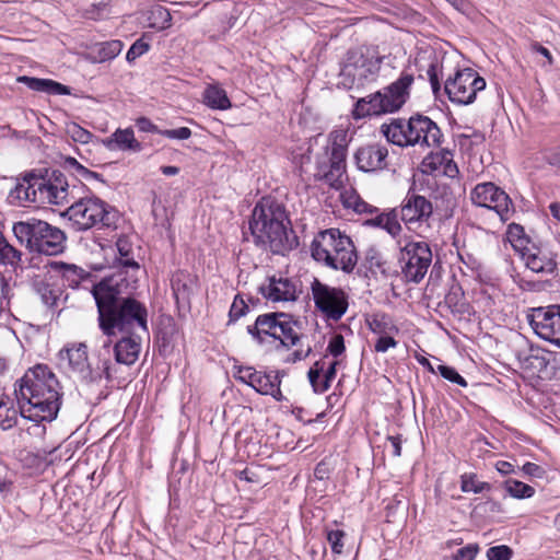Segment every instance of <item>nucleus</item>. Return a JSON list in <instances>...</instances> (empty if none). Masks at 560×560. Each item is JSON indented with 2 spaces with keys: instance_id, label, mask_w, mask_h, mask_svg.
Listing matches in <instances>:
<instances>
[{
  "instance_id": "6ab92c4d",
  "label": "nucleus",
  "mask_w": 560,
  "mask_h": 560,
  "mask_svg": "<svg viewBox=\"0 0 560 560\" xmlns=\"http://www.w3.org/2000/svg\"><path fill=\"white\" fill-rule=\"evenodd\" d=\"M433 213V207L431 201L425 197L418 194L408 191L406 198L402 201L400 215L401 220L408 224L428 222Z\"/></svg>"
},
{
  "instance_id": "4d7b16f0",
  "label": "nucleus",
  "mask_w": 560,
  "mask_h": 560,
  "mask_svg": "<svg viewBox=\"0 0 560 560\" xmlns=\"http://www.w3.org/2000/svg\"><path fill=\"white\" fill-rule=\"evenodd\" d=\"M118 219V212L114 209H107L103 202V212L97 218V223H102L104 226H113L116 224Z\"/></svg>"
},
{
  "instance_id": "7ed1b4c3",
  "label": "nucleus",
  "mask_w": 560,
  "mask_h": 560,
  "mask_svg": "<svg viewBox=\"0 0 560 560\" xmlns=\"http://www.w3.org/2000/svg\"><path fill=\"white\" fill-rule=\"evenodd\" d=\"M249 230L255 245L275 255H285L299 246L284 205L273 197H264L256 203Z\"/></svg>"
},
{
  "instance_id": "423d86ee",
  "label": "nucleus",
  "mask_w": 560,
  "mask_h": 560,
  "mask_svg": "<svg viewBox=\"0 0 560 560\" xmlns=\"http://www.w3.org/2000/svg\"><path fill=\"white\" fill-rule=\"evenodd\" d=\"M311 252L316 261L346 273L352 272L358 261L352 240L338 229L319 232L312 242Z\"/></svg>"
},
{
  "instance_id": "f03ea898",
  "label": "nucleus",
  "mask_w": 560,
  "mask_h": 560,
  "mask_svg": "<svg viewBox=\"0 0 560 560\" xmlns=\"http://www.w3.org/2000/svg\"><path fill=\"white\" fill-rule=\"evenodd\" d=\"M59 389V382L47 365L28 369L14 388L21 417L34 422L54 420L60 408Z\"/></svg>"
},
{
  "instance_id": "2f4dec72",
  "label": "nucleus",
  "mask_w": 560,
  "mask_h": 560,
  "mask_svg": "<svg viewBox=\"0 0 560 560\" xmlns=\"http://www.w3.org/2000/svg\"><path fill=\"white\" fill-rule=\"evenodd\" d=\"M203 102L208 107L219 110H225L232 106L225 90L218 85H209L206 88Z\"/></svg>"
},
{
  "instance_id": "13d9d810",
  "label": "nucleus",
  "mask_w": 560,
  "mask_h": 560,
  "mask_svg": "<svg viewBox=\"0 0 560 560\" xmlns=\"http://www.w3.org/2000/svg\"><path fill=\"white\" fill-rule=\"evenodd\" d=\"M257 370H255L252 366H240L237 370V373L235 375L236 380L240 382L248 385L252 387V384L254 383V375L256 374Z\"/></svg>"
},
{
  "instance_id": "5701e85b",
  "label": "nucleus",
  "mask_w": 560,
  "mask_h": 560,
  "mask_svg": "<svg viewBox=\"0 0 560 560\" xmlns=\"http://www.w3.org/2000/svg\"><path fill=\"white\" fill-rule=\"evenodd\" d=\"M281 318H288V314L275 312L259 315L254 325L247 326V332L261 345L266 337L273 335V325H277V320H281Z\"/></svg>"
},
{
  "instance_id": "052dcab7",
  "label": "nucleus",
  "mask_w": 560,
  "mask_h": 560,
  "mask_svg": "<svg viewBox=\"0 0 560 560\" xmlns=\"http://www.w3.org/2000/svg\"><path fill=\"white\" fill-rule=\"evenodd\" d=\"M75 172L81 179L89 180L91 178H98L100 175L95 172H92L80 164L74 158H72V173Z\"/></svg>"
},
{
  "instance_id": "69168bd1",
  "label": "nucleus",
  "mask_w": 560,
  "mask_h": 560,
  "mask_svg": "<svg viewBox=\"0 0 560 560\" xmlns=\"http://www.w3.org/2000/svg\"><path fill=\"white\" fill-rule=\"evenodd\" d=\"M522 471L530 477L542 478L545 470L535 463L527 462L522 466Z\"/></svg>"
},
{
  "instance_id": "0e129e2a",
  "label": "nucleus",
  "mask_w": 560,
  "mask_h": 560,
  "mask_svg": "<svg viewBox=\"0 0 560 560\" xmlns=\"http://www.w3.org/2000/svg\"><path fill=\"white\" fill-rule=\"evenodd\" d=\"M447 153V159L445 158V161L443 163V174L446 175L450 178H454L458 174V167L452 160V153L450 151H445Z\"/></svg>"
},
{
  "instance_id": "bb28decb",
  "label": "nucleus",
  "mask_w": 560,
  "mask_h": 560,
  "mask_svg": "<svg viewBox=\"0 0 560 560\" xmlns=\"http://www.w3.org/2000/svg\"><path fill=\"white\" fill-rule=\"evenodd\" d=\"M103 144L109 151L120 150L139 152L142 150V145L136 140L131 128L117 129L112 136L103 140Z\"/></svg>"
},
{
  "instance_id": "b1692460",
  "label": "nucleus",
  "mask_w": 560,
  "mask_h": 560,
  "mask_svg": "<svg viewBox=\"0 0 560 560\" xmlns=\"http://www.w3.org/2000/svg\"><path fill=\"white\" fill-rule=\"evenodd\" d=\"M253 375L254 383L252 384V388H254L258 394L269 395L277 401L283 400L280 389L281 378L279 371H277L275 375L262 371H257V373Z\"/></svg>"
},
{
  "instance_id": "bf43d9fd",
  "label": "nucleus",
  "mask_w": 560,
  "mask_h": 560,
  "mask_svg": "<svg viewBox=\"0 0 560 560\" xmlns=\"http://www.w3.org/2000/svg\"><path fill=\"white\" fill-rule=\"evenodd\" d=\"M396 346L397 341L393 337L384 334L380 335L375 341L374 349L376 352H386L389 348H394Z\"/></svg>"
},
{
  "instance_id": "79ce46f5",
  "label": "nucleus",
  "mask_w": 560,
  "mask_h": 560,
  "mask_svg": "<svg viewBox=\"0 0 560 560\" xmlns=\"http://www.w3.org/2000/svg\"><path fill=\"white\" fill-rule=\"evenodd\" d=\"M249 311L248 305L245 303L241 294H236L229 312V324L236 322L245 316Z\"/></svg>"
},
{
  "instance_id": "37998d69",
  "label": "nucleus",
  "mask_w": 560,
  "mask_h": 560,
  "mask_svg": "<svg viewBox=\"0 0 560 560\" xmlns=\"http://www.w3.org/2000/svg\"><path fill=\"white\" fill-rule=\"evenodd\" d=\"M436 373H439L443 378L454 384H457L462 387L467 386V381L453 366L438 364Z\"/></svg>"
},
{
  "instance_id": "a19ab883",
  "label": "nucleus",
  "mask_w": 560,
  "mask_h": 560,
  "mask_svg": "<svg viewBox=\"0 0 560 560\" xmlns=\"http://www.w3.org/2000/svg\"><path fill=\"white\" fill-rule=\"evenodd\" d=\"M445 158L447 159V153H445V151L428 154L421 163L422 173H424V174L435 173L436 171H439L442 167V165L445 161Z\"/></svg>"
},
{
  "instance_id": "ddd939ff",
  "label": "nucleus",
  "mask_w": 560,
  "mask_h": 560,
  "mask_svg": "<svg viewBox=\"0 0 560 560\" xmlns=\"http://www.w3.org/2000/svg\"><path fill=\"white\" fill-rule=\"evenodd\" d=\"M470 199L478 207L495 211L503 222L508 221L514 212L509 195L490 182L478 184L471 190Z\"/></svg>"
},
{
  "instance_id": "6e6d98bb",
  "label": "nucleus",
  "mask_w": 560,
  "mask_h": 560,
  "mask_svg": "<svg viewBox=\"0 0 560 560\" xmlns=\"http://www.w3.org/2000/svg\"><path fill=\"white\" fill-rule=\"evenodd\" d=\"M479 551V547L477 544H469L463 548H459L455 556V560H474Z\"/></svg>"
},
{
  "instance_id": "c756f323",
  "label": "nucleus",
  "mask_w": 560,
  "mask_h": 560,
  "mask_svg": "<svg viewBox=\"0 0 560 560\" xmlns=\"http://www.w3.org/2000/svg\"><path fill=\"white\" fill-rule=\"evenodd\" d=\"M352 115L355 119L384 115L381 93L375 92L365 97L359 98L354 104Z\"/></svg>"
},
{
  "instance_id": "e2e57ef3",
  "label": "nucleus",
  "mask_w": 560,
  "mask_h": 560,
  "mask_svg": "<svg viewBox=\"0 0 560 560\" xmlns=\"http://www.w3.org/2000/svg\"><path fill=\"white\" fill-rule=\"evenodd\" d=\"M92 133L83 129L79 125L72 122V141L80 143H88Z\"/></svg>"
},
{
  "instance_id": "4468645a",
  "label": "nucleus",
  "mask_w": 560,
  "mask_h": 560,
  "mask_svg": "<svg viewBox=\"0 0 560 560\" xmlns=\"http://www.w3.org/2000/svg\"><path fill=\"white\" fill-rule=\"evenodd\" d=\"M267 281L259 292L271 302H295L302 293L300 280L272 276Z\"/></svg>"
},
{
  "instance_id": "aec40b11",
  "label": "nucleus",
  "mask_w": 560,
  "mask_h": 560,
  "mask_svg": "<svg viewBox=\"0 0 560 560\" xmlns=\"http://www.w3.org/2000/svg\"><path fill=\"white\" fill-rule=\"evenodd\" d=\"M103 212V201L86 198L72 203V229L84 231L97 223V218Z\"/></svg>"
},
{
  "instance_id": "9b49d317",
  "label": "nucleus",
  "mask_w": 560,
  "mask_h": 560,
  "mask_svg": "<svg viewBox=\"0 0 560 560\" xmlns=\"http://www.w3.org/2000/svg\"><path fill=\"white\" fill-rule=\"evenodd\" d=\"M527 320L540 339L560 348V304L533 307Z\"/></svg>"
},
{
  "instance_id": "2eb2a0df",
  "label": "nucleus",
  "mask_w": 560,
  "mask_h": 560,
  "mask_svg": "<svg viewBox=\"0 0 560 560\" xmlns=\"http://www.w3.org/2000/svg\"><path fill=\"white\" fill-rule=\"evenodd\" d=\"M412 82V74L402 73L395 82L378 91L384 114L395 113L406 104L410 96L409 89Z\"/></svg>"
},
{
  "instance_id": "a211bd4d",
  "label": "nucleus",
  "mask_w": 560,
  "mask_h": 560,
  "mask_svg": "<svg viewBox=\"0 0 560 560\" xmlns=\"http://www.w3.org/2000/svg\"><path fill=\"white\" fill-rule=\"evenodd\" d=\"M388 150L380 143L360 147L354 153V162L362 172H377L387 167Z\"/></svg>"
},
{
  "instance_id": "a18cd8bd",
  "label": "nucleus",
  "mask_w": 560,
  "mask_h": 560,
  "mask_svg": "<svg viewBox=\"0 0 560 560\" xmlns=\"http://www.w3.org/2000/svg\"><path fill=\"white\" fill-rule=\"evenodd\" d=\"M88 457L81 456L74 465H72V476L78 475V479L90 480L95 472L94 469L86 468Z\"/></svg>"
},
{
  "instance_id": "f8f14e48",
  "label": "nucleus",
  "mask_w": 560,
  "mask_h": 560,
  "mask_svg": "<svg viewBox=\"0 0 560 560\" xmlns=\"http://www.w3.org/2000/svg\"><path fill=\"white\" fill-rule=\"evenodd\" d=\"M312 294L315 307L329 319L339 320L348 310V296L340 288L329 287L315 278Z\"/></svg>"
},
{
  "instance_id": "7c9ffc66",
  "label": "nucleus",
  "mask_w": 560,
  "mask_h": 560,
  "mask_svg": "<svg viewBox=\"0 0 560 560\" xmlns=\"http://www.w3.org/2000/svg\"><path fill=\"white\" fill-rule=\"evenodd\" d=\"M19 81L25 83L26 86L33 91L44 92L48 95L70 94V89L68 86L50 79H39L24 75L20 77Z\"/></svg>"
},
{
  "instance_id": "20e7f679",
  "label": "nucleus",
  "mask_w": 560,
  "mask_h": 560,
  "mask_svg": "<svg viewBox=\"0 0 560 560\" xmlns=\"http://www.w3.org/2000/svg\"><path fill=\"white\" fill-rule=\"evenodd\" d=\"M68 186L65 174L58 170H32L18 178L9 200L20 207L31 202L60 205L68 197Z\"/></svg>"
},
{
  "instance_id": "1a4fd4ad",
  "label": "nucleus",
  "mask_w": 560,
  "mask_h": 560,
  "mask_svg": "<svg viewBox=\"0 0 560 560\" xmlns=\"http://www.w3.org/2000/svg\"><path fill=\"white\" fill-rule=\"evenodd\" d=\"M486 80L471 68L457 70L444 83V92L452 103L469 105L475 102L477 93L485 90Z\"/></svg>"
},
{
  "instance_id": "774afa93",
  "label": "nucleus",
  "mask_w": 560,
  "mask_h": 560,
  "mask_svg": "<svg viewBox=\"0 0 560 560\" xmlns=\"http://www.w3.org/2000/svg\"><path fill=\"white\" fill-rule=\"evenodd\" d=\"M546 161L553 167L560 168V147L546 155Z\"/></svg>"
},
{
  "instance_id": "f3484780",
  "label": "nucleus",
  "mask_w": 560,
  "mask_h": 560,
  "mask_svg": "<svg viewBox=\"0 0 560 560\" xmlns=\"http://www.w3.org/2000/svg\"><path fill=\"white\" fill-rule=\"evenodd\" d=\"M38 226L35 230L36 237L33 241L32 250L48 256L61 253L65 248V233L44 221H39Z\"/></svg>"
},
{
  "instance_id": "4c0bfd02",
  "label": "nucleus",
  "mask_w": 560,
  "mask_h": 560,
  "mask_svg": "<svg viewBox=\"0 0 560 560\" xmlns=\"http://www.w3.org/2000/svg\"><path fill=\"white\" fill-rule=\"evenodd\" d=\"M39 221L28 222H16L13 225V233L20 243H26L28 248L32 250L33 241L35 240V230L39 226Z\"/></svg>"
},
{
  "instance_id": "ea45409f",
  "label": "nucleus",
  "mask_w": 560,
  "mask_h": 560,
  "mask_svg": "<svg viewBox=\"0 0 560 560\" xmlns=\"http://www.w3.org/2000/svg\"><path fill=\"white\" fill-rule=\"evenodd\" d=\"M506 235L514 248L521 249L523 252H525L528 248L527 244L529 243V240L525 235V231L522 225L511 223L508 228Z\"/></svg>"
},
{
  "instance_id": "412c9836",
  "label": "nucleus",
  "mask_w": 560,
  "mask_h": 560,
  "mask_svg": "<svg viewBox=\"0 0 560 560\" xmlns=\"http://www.w3.org/2000/svg\"><path fill=\"white\" fill-rule=\"evenodd\" d=\"M195 285V278L186 271L178 270L172 276L171 287L179 311H190Z\"/></svg>"
},
{
  "instance_id": "c9c22d12",
  "label": "nucleus",
  "mask_w": 560,
  "mask_h": 560,
  "mask_svg": "<svg viewBox=\"0 0 560 560\" xmlns=\"http://www.w3.org/2000/svg\"><path fill=\"white\" fill-rule=\"evenodd\" d=\"M22 253L10 245L0 231V265L16 268L21 262Z\"/></svg>"
},
{
  "instance_id": "dca6fc26",
  "label": "nucleus",
  "mask_w": 560,
  "mask_h": 560,
  "mask_svg": "<svg viewBox=\"0 0 560 560\" xmlns=\"http://www.w3.org/2000/svg\"><path fill=\"white\" fill-rule=\"evenodd\" d=\"M124 45L118 39L93 43L90 45L82 46V49L77 48L72 54H74L78 58L75 61V67L80 66V62L86 60L91 63H103L116 58Z\"/></svg>"
},
{
  "instance_id": "473e14b6",
  "label": "nucleus",
  "mask_w": 560,
  "mask_h": 560,
  "mask_svg": "<svg viewBox=\"0 0 560 560\" xmlns=\"http://www.w3.org/2000/svg\"><path fill=\"white\" fill-rule=\"evenodd\" d=\"M19 412L14 408L13 400L9 395L0 396V428L9 430L18 422Z\"/></svg>"
},
{
  "instance_id": "f704fd0d",
  "label": "nucleus",
  "mask_w": 560,
  "mask_h": 560,
  "mask_svg": "<svg viewBox=\"0 0 560 560\" xmlns=\"http://www.w3.org/2000/svg\"><path fill=\"white\" fill-rule=\"evenodd\" d=\"M365 265L372 273L380 272L385 277L390 275L388 270V262L383 258L380 250L374 246L369 247L365 252Z\"/></svg>"
},
{
  "instance_id": "58836bf2",
  "label": "nucleus",
  "mask_w": 560,
  "mask_h": 560,
  "mask_svg": "<svg viewBox=\"0 0 560 560\" xmlns=\"http://www.w3.org/2000/svg\"><path fill=\"white\" fill-rule=\"evenodd\" d=\"M460 490L463 492L481 493L483 491H490L491 485L486 481H478L477 475L474 472L464 474L460 476Z\"/></svg>"
},
{
  "instance_id": "393cba45",
  "label": "nucleus",
  "mask_w": 560,
  "mask_h": 560,
  "mask_svg": "<svg viewBox=\"0 0 560 560\" xmlns=\"http://www.w3.org/2000/svg\"><path fill=\"white\" fill-rule=\"evenodd\" d=\"M526 266L534 272L553 273L557 269V262L548 250L541 248H527L523 252Z\"/></svg>"
},
{
  "instance_id": "49530a36",
  "label": "nucleus",
  "mask_w": 560,
  "mask_h": 560,
  "mask_svg": "<svg viewBox=\"0 0 560 560\" xmlns=\"http://www.w3.org/2000/svg\"><path fill=\"white\" fill-rule=\"evenodd\" d=\"M513 556L512 549L506 545L490 547L487 550L488 560H510Z\"/></svg>"
},
{
  "instance_id": "0eeeda50",
  "label": "nucleus",
  "mask_w": 560,
  "mask_h": 560,
  "mask_svg": "<svg viewBox=\"0 0 560 560\" xmlns=\"http://www.w3.org/2000/svg\"><path fill=\"white\" fill-rule=\"evenodd\" d=\"M330 148L326 147L328 162L317 160V173L315 177L324 179L330 187L339 189L343 186L347 158V133L336 130L330 133Z\"/></svg>"
},
{
  "instance_id": "338daca9",
  "label": "nucleus",
  "mask_w": 560,
  "mask_h": 560,
  "mask_svg": "<svg viewBox=\"0 0 560 560\" xmlns=\"http://www.w3.org/2000/svg\"><path fill=\"white\" fill-rule=\"evenodd\" d=\"M136 126L143 132H159L158 127L147 117H140L136 120Z\"/></svg>"
},
{
  "instance_id": "680f3d73",
  "label": "nucleus",
  "mask_w": 560,
  "mask_h": 560,
  "mask_svg": "<svg viewBox=\"0 0 560 560\" xmlns=\"http://www.w3.org/2000/svg\"><path fill=\"white\" fill-rule=\"evenodd\" d=\"M427 74L429 77L432 91L436 95L441 90V83L438 75V65L432 62L427 70Z\"/></svg>"
},
{
  "instance_id": "e433bc0d",
  "label": "nucleus",
  "mask_w": 560,
  "mask_h": 560,
  "mask_svg": "<svg viewBox=\"0 0 560 560\" xmlns=\"http://www.w3.org/2000/svg\"><path fill=\"white\" fill-rule=\"evenodd\" d=\"M508 494L515 499H528L535 494V489L516 479L509 478L502 483Z\"/></svg>"
},
{
  "instance_id": "72a5a7b5",
  "label": "nucleus",
  "mask_w": 560,
  "mask_h": 560,
  "mask_svg": "<svg viewBox=\"0 0 560 560\" xmlns=\"http://www.w3.org/2000/svg\"><path fill=\"white\" fill-rule=\"evenodd\" d=\"M77 10L85 19L97 21L104 15L106 3L97 0H72Z\"/></svg>"
},
{
  "instance_id": "09e8293b",
  "label": "nucleus",
  "mask_w": 560,
  "mask_h": 560,
  "mask_svg": "<svg viewBox=\"0 0 560 560\" xmlns=\"http://www.w3.org/2000/svg\"><path fill=\"white\" fill-rule=\"evenodd\" d=\"M462 296L463 292L460 287L453 285L445 296V303L448 305V307L462 312L464 306V303H460Z\"/></svg>"
},
{
  "instance_id": "c03bdc74",
  "label": "nucleus",
  "mask_w": 560,
  "mask_h": 560,
  "mask_svg": "<svg viewBox=\"0 0 560 560\" xmlns=\"http://www.w3.org/2000/svg\"><path fill=\"white\" fill-rule=\"evenodd\" d=\"M346 536L343 530L331 529L327 530V540L330 544L331 551L337 555H341L343 551V537Z\"/></svg>"
},
{
  "instance_id": "9d476101",
  "label": "nucleus",
  "mask_w": 560,
  "mask_h": 560,
  "mask_svg": "<svg viewBox=\"0 0 560 560\" xmlns=\"http://www.w3.org/2000/svg\"><path fill=\"white\" fill-rule=\"evenodd\" d=\"M398 261L408 282L419 283L432 262V252L425 242H407L400 247Z\"/></svg>"
},
{
  "instance_id": "f257e3e1",
  "label": "nucleus",
  "mask_w": 560,
  "mask_h": 560,
  "mask_svg": "<svg viewBox=\"0 0 560 560\" xmlns=\"http://www.w3.org/2000/svg\"><path fill=\"white\" fill-rule=\"evenodd\" d=\"M126 279L119 276L105 277L92 288L98 312V325L104 335L117 332L136 335L140 329L148 334V310L135 298L122 296Z\"/></svg>"
},
{
  "instance_id": "a878e982",
  "label": "nucleus",
  "mask_w": 560,
  "mask_h": 560,
  "mask_svg": "<svg viewBox=\"0 0 560 560\" xmlns=\"http://www.w3.org/2000/svg\"><path fill=\"white\" fill-rule=\"evenodd\" d=\"M140 349V336L127 335L116 342L115 359L118 363L131 365L138 360Z\"/></svg>"
},
{
  "instance_id": "de8ad7c7",
  "label": "nucleus",
  "mask_w": 560,
  "mask_h": 560,
  "mask_svg": "<svg viewBox=\"0 0 560 560\" xmlns=\"http://www.w3.org/2000/svg\"><path fill=\"white\" fill-rule=\"evenodd\" d=\"M149 49V43L144 42L142 38H139L131 45V47L127 51L126 59L128 62H132L137 58L144 55Z\"/></svg>"
},
{
  "instance_id": "4be33fe9",
  "label": "nucleus",
  "mask_w": 560,
  "mask_h": 560,
  "mask_svg": "<svg viewBox=\"0 0 560 560\" xmlns=\"http://www.w3.org/2000/svg\"><path fill=\"white\" fill-rule=\"evenodd\" d=\"M34 289L43 304H45L54 315L60 313L67 307L68 293H65L59 287L37 281Z\"/></svg>"
},
{
  "instance_id": "603ef678",
  "label": "nucleus",
  "mask_w": 560,
  "mask_h": 560,
  "mask_svg": "<svg viewBox=\"0 0 560 560\" xmlns=\"http://www.w3.org/2000/svg\"><path fill=\"white\" fill-rule=\"evenodd\" d=\"M383 229L392 236H396L400 233L401 225L398 221V214L396 210H392L388 212V218H386Z\"/></svg>"
},
{
  "instance_id": "cd10ccee",
  "label": "nucleus",
  "mask_w": 560,
  "mask_h": 560,
  "mask_svg": "<svg viewBox=\"0 0 560 560\" xmlns=\"http://www.w3.org/2000/svg\"><path fill=\"white\" fill-rule=\"evenodd\" d=\"M86 345L79 343L75 352L78 359L75 362L72 361V372L78 374L79 380L84 384H90L102 378V372L100 369H92L88 362Z\"/></svg>"
},
{
  "instance_id": "8fccbe9b",
  "label": "nucleus",
  "mask_w": 560,
  "mask_h": 560,
  "mask_svg": "<svg viewBox=\"0 0 560 560\" xmlns=\"http://www.w3.org/2000/svg\"><path fill=\"white\" fill-rule=\"evenodd\" d=\"M345 350H346V346H345L343 336L341 334H335L328 342V347H327L328 353L335 358H338L339 355H341L345 352Z\"/></svg>"
},
{
  "instance_id": "864d4df0",
  "label": "nucleus",
  "mask_w": 560,
  "mask_h": 560,
  "mask_svg": "<svg viewBox=\"0 0 560 560\" xmlns=\"http://www.w3.org/2000/svg\"><path fill=\"white\" fill-rule=\"evenodd\" d=\"M159 133L168 139L186 140L190 138L191 130L188 127H179L177 129L161 130Z\"/></svg>"
},
{
  "instance_id": "c85d7f7f",
  "label": "nucleus",
  "mask_w": 560,
  "mask_h": 560,
  "mask_svg": "<svg viewBox=\"0 0 560 560\" xmlns=\"http://www.w3.org/2000/svg\"><path fill=\"white\" fill-rule=\"evenodd\" d=\"M296 322L293 320L292 315L288 314V318L277 320V325H273V335L270 337L278 340L280 347L289 349L295 346L300 340L299 334L293 328Z\"/></svg>"
},
{
  "instance_id": "3c124183",
  "label": "nucleus",
  "mask_w": 560,
  "mask_h": 560,
  "mask_svg": "<svg viewBox=\"0 0 560 560\" xmlns=\"http://www.w3.org/2000/svg\"><path fill=\"white\" fill-rule=\"evenodd\" d=\"M388 317L385 315L378 316L375 315L372 320L369 322L370 329L377 335L387 334V329L389 326Z\"/></svg>"
},
{
  "instance_id": "5fc2aeb1",
  "label": "nucleus",
  "mask_w": 560,
  "mask_h": 560,
  "mask_svg": "<svg viewBox=\"0 0 560 560\" xmlns=\"http://www.w3.org/2000/svg\"><path fill=\"white\" fill-rule=\"evenodd\" d=\"M338 364H339L338 361H334L329 364L328 369L325 371L324 380L320 383V388H319L320 394H323L329 389L332 380L336 377Z\"/></svg>"
},
{
  "instance_id": "6e6552de",
  "label": "nucleus",
  "mask_w": 560,
  "mask_h": 560,
  "mask_svg": "<svg viewBox=\"0 0 560 560\" xmlns=\"http://www.w3.org/2000/svg\"><path fill=\"white\" fill-rule=\"evenodd\" d=\"M383 59L384 57L377 56L374 50L369 48L350 49L347 52L341 75L350 80L349 88L353 85L361 86L365 82L375 81L381 70Z\"/></svg>"
},
{
  "instance_id": "39448f33",
  "label": "nucleus",
  "mask_w": 560,
  "mask_h": 560,
  "mask_svg": "<svg viewBox=\"0 0 560 560\" xmlns=\"http://www.w3.org/2000/svg\"><path fill=\"white\" fill-rule=\"evenodd\" d=\"M387 141L398 147L425 145L439 147L442 132L439 126L428 116L416 114L408 120L397 118L381 127Z\"/></svg>"
}]
</instances>
